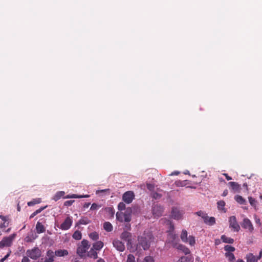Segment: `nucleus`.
<instances>
[{"label": "nucleus", "instance_id": "052dcab7", "mask_svg": "<svg viewBox=\"0 0 262 262\" xmlns=\"http://www.w3.org/2000/svg\"><path fill=\"white\" fill-rule=\"evenodd\" d=\"M125 229L126 230H130L131 229V226L130 224L129 223H127L125 226Z\"/></svg>", "mask_w": 262, "mask_h": 262}, {"label": "nucleus", "instance_id": "a211bd4d", "mask_svg": "<svg viewBox=\"0 0 262 262\" xmlns=\"http://www.w3.org/2000/svg\"><path fill=\"white\" fill-rule=\"evenodd\" d=\"M204 222L209 226H212L215 224V219L214 217H209L207 215L206 220L205 219Z\"/></svg>", "mask_w": 262, "mask_h": 262}, {"label": "nucleus", "instance_id": "aec40b11", "mask_svg": "<svg viewBox=\"0 0 262 262\" xmlns=\"http://www.w3.org/2000/svg\"><path fill=\"white\" fill-rule=\"evenodd\" d=\"M246 259L247 262H257L258 259L252 253L247 254Z\"/></svg>", "mask_w": 262, "mask_h": 262}, {"label": "nucleus", "instance_id": "37998d69", "mask_svg": "<svg viewBox=\"0 0 262 262\" xmlns=\"http://www.w3.org/2000/svg\"><path fill=\"white\" fill-rule=\"evenodd\" d=\"M124 217L123 221L126 222H129L131 221V216L130 214L124 213Z\"/></svg>", "mask_w": 262, "mask_h": 262}, {"label": "nucleus", "instance_id": "6e6d98bb", "mask_svg": "<svg viewBox=\"0 0 262 262\" xmlns=\"http://www.w3.org/2000/svg\"><path fill=\"white\" fill-rule=\"evenodd\" d=\"M188 257L183 256L178 261V262H188Z\"/></svg>", "mask_w": 262, "mask_h": 262}, {"label": "nucleus", "instance_id": "f8f14e48", "mask_svg": "<svg viewBox=\"0 0 262 262\" xmlns=\"http://www.w3.org/2000/svg\"><path fill=\"white\" fill-rule=\"evenodd\" d=\"M120 238L123 241L127 242V244H130L132 243V234L131 233L124 231L120 235Z\"/></svg>", "mask_w": 262, "mask_h": 262}, {"label": "nucleus", "instance_id": "8fccbe9b", "mask_svg": "<svg viewBox=\"0 0 262 262\" xmlns=\"http://www.w3.org/2000/svg\"><path fill=\"white\" fill-rule=\"evenodd\" d=\"M9 222H3V223L0 224V229L5 228L9 226Z\"/></svg>", "mask_w": 262, "mask_h": 262}, {"label": "nucleus", "instance_id": "774afa93", "mask_svg": "<svg viewBox=\"0 0 262 262\" xmlns=\"http://www.w3.org/2000/svg\"><path fill=\"white\" fill-rule=\"evenodd\" d=\"M180 173V172L179 171H174L172 173H171V174L170 175L172 176V175H178Z\"/></svg>", "mask_w": 262, "mask_h": 262}, {"label": "nucleus", "instance_id": "79ce46f5", "mask_svg": "<svg viewBox=\"0 0 262 262\" xmlns=\"http://www.w3.org/2000/svg\"><path fill=\"white\" fill-rule=\"evenodd\" d=\"M226 256L228 257L230 261H233L235 259V256L232 253H226Z\"/></svg>", "mask_w": 262, "mask_h": 262}, {"label": "nucleus", "instance_id": "0eeeda50", "mask_svg": "<svg viewBox=\"0 0 262 262\" xmlns=\"http://www.w3.org/2000/svg\"><path fill=\"white\" fill-rule=\"evenodd\" d=\"M112 243L114 247H115L117 251L119 252L124 251L125 247L124 244L122 241L116 238L113 241Z\"/></svg>", "mask_w": 262, "mask_h": 262}, {"label": "nucleus", "instance_id": "ea45409f", "mask_svg": "<svg viewBox=\"0 0 262 262\" xmlns=\"http://www.w3.org/2000/svg\"><path fill=\"white\" fill-rule=\"evenodd\" d=\"M35 237L34 236L33 234H32L31 235H28L26 237L25 240L26 242L29 243L32 242L34 239H35Z\"/></svg>", "mask_w": 262, "mask_h": 262}, {"label": "nucleus", "instance_id": "680f3d73", "mask_svg": "<svg viewBox=\"0 0 262 262\" xmlns=\"http://www.w3.org/2000/svg\"><path fill=\"white\" fill-rule=\"evenodd\" d=\"M228 193V191L227 189H225L224 191H223V193L222 194V195L223 196H226V195H227Z\"/></svg>", "mask_w": 262, "mask_h": 262}, {"label": "nucleus", "instance_id": "473e14b6", "mask_svg": "<svg viewBox=\"0 0 262 262\" xmlns=\"http://www.w3.org/2000/svg\"><path fill=\"white\" fill-rule=\"evenodd\" d=\"M72 237L74 239L76 240H79L82 238L81 233L80 232V231L77 230L74 232L72 235Z\"/></svg>", "mask_w": 262, "mask_h": 262}, {"label": "nucleus", "instance_id": "39448f33", "mask_svg": "<svg viewBox=\"0 0 262 262\" xmlns=\"http://www.w3.org/2000/svg\"><path fill=\"white\" fill-rule=\"evenodd\" d=\"M72 224V217L71 216H68L66 218L64 222L60 225L59 228L62 230H67L71 228Z\"/></svg>", "mask_w": 262, "mask_h": 262}, {"label": "nucleus", "instance_id": "4c0bfd02", "mask_svg": "<svg viewBox=\"0 0 262 262\" xmlns=\"http://www.w3.org/2000/svg\"><path fill=\"white\" fill-rule=\"evenodd\" d=\"M190 246H194L195 244V237L192 235H190L188 238V242Z\"/></svg>", "mask_w": 262, "mask_h": 262}, {"label": "nucleus", "instance_id": "a878e982", "mask_svg": "<svg viewBox=\"0 0 262 262\" xmlns=\"http://www.w3.org/2000/svg\"><path fill=\"white\" fill-rule=\"evenodd\" d=\"M221 239L223 242L228 244H232L234 242V239L231 237H227L225 235H223L221 236Z\"/></svg>", "mask_w": 262, "mask_h": 262}, {"label": "nucleus", "instance_id": "09e8293b", "mask_svg": "<svg viewBox=\"0 0 262 262\" xmlns=\"http://www.w3.org/2000/svg\"><path fill=\"white\" fill-rule=\"evenodd\" d=\"M75 202L74 200L67 201L64 203V205L66 206H70Z\"/></svg>", "mask_w": 262, "mask_h": 262}, {"label": "nucleus", "instance_id": "2f4dec72", "mask_svg": "<svg viewBox=\"0 0 262 262\" xmlns=\"http://www.w3.org/2000/svg\"><path fill=\"white\" fill-rule=\"evenodd\" d=\"M89 237L93 241H96L99 239V234L97 232H93L89 234Z\"/></svg>", "mask_w": 262, "mask_h": 262}, {"label": "nucleus", "instance_id": "49530a36", "mask_svg": "<svg viewBox=\"0 0 262 262\" xmlns=\"http://www.w3.org/2000/svg\"><path fill=\"white\" fill-rule=\"evenodd\" d=\"M118 208L119 210L122 211L125 209V205L123 202H120L118 205Z\"/></svg>", "mask_w": 262, "mask_h": 262}, {"label": "nucleus", "instance_id": "bf43d9fd", "mask_svg": "<svg viewBox=\"0 0 262 262\" xmlns=\"http://www.w3.org/2000/svg\"><path fill=\"white\" fill-rule=\"evenodd\" d=\"M223 175L225 176L226 179L228 181L232 180V178L231 177H230L229 176H228V174L227 173H224Z\"/></svg>", "mask_w": 262, "mask_h": 262}, {"label": "nucleus", "instance_id": "6e6552de", "mask_svg": "<svg viewBox=\"0 0 262 262\" xmlns=\"http://www.w3.org/2000/svg\"><path fill=\"white\" fill-rule=\"evenodd\" d=\"M135 195L133 191H128L125 192L122 196L123 201L127 203H130L134 199Z\"/></svg>", "mask_w": 262, "mask_h": 262}, {"label": "nucleus", "instance_id": "72a5a7b5", "mask_svg": "<svg viewBox=\"0 0 262 262\" xmlns=\"http://www.w3.org/2000/svg\"><path fill=\"white\" fill-rule=\"evenodd\" d=\"M82 247L86 249L87 250L89 249L90 245H89L88 241L86 239H83L81 242V245H80Z\"/></svg>", "mask_w": 262, "mask_h": 262}, {"label": "nucleus", "instance_id": "7c9ffc66", "mask_svg": "<svg viewBox=\"0 0 262 262\" xmlns=\"http://www.w3.org/2000/svg\"><path fill=\"white\" fill-rule=\"evenodd\" d=\"M217 208L220 210L224 211L225 212L226 211L224 208L225 206V202L224 201H220L217 202Z\"/></svg>", "mask_w": 262, "mask_h": 262}, {"label": "nucleus", "instance_id": "393cba45", "mask_svg": "<svg viewBox=\"0 0 262 262\" xmlns=\"http://www.w3.org/2000/svg\"><path fill=\"white\" fill-rule=\"evenodd\" d=\"M188 233L186 230H183L182 233L181 234L180 237L181 239L184 243L188 242Z\"/></svg>", "mask_w": 262, "mask_h": 262}, {"label": "nucleus", "instance_id": "412c9836", "mask_svg": "<svg viewBox=\"0 0 262 262\" xmlns=\"http://www.w3.org/2000/svg\"><path fill=\"white\" fill-rule=\"evenodd\" d=\"M86 251L87 250L86 249L80 246H78L77 249V253L81 257L84 256Z\"/></svg>", "mask_w": 262, "mask_h": 262}, {"label": "nucleus", "instance_id": "6ab92c4d", "mask_svg": "<svg viewBox=\"0 0 262 262\" xmlns=\"http://www.w3.org/2000/svg\"><path fill=\"white\" fill-rule=\"evenodd\" d=\"M88 256L94 259H97L98 258V253L96 250H94L92 248L88 252Z\"/></svg>", "mask_w": 262, "mask_h": 262}, {"label": "nucleus", "instance_id": "338daca9", "mask_svg": "<svg viewBox=\"0 0 262 262\" xmlns=\"http://www.w3.org/2000/svg\"><path fill=\"white\" fill-rule=\"evenodd\" d=\"M96 262H105V261L103 258H99Z\"/></svg>", "mask_w": 262, "mask_h": 262}, {"label": "nucleus", "instance_id": "f03ea898", "mask_svg": "<svg viewBox=\"0 0 262 262\" xmlns=\"http://www.w3.org/2000/svg\"><path fill=\"white\" fill-rule=\"evenodd\" d=\"M27 255L32 259L36 260L41 255V251L38 247H34L26 252Z\"/></svg>", "mask_w": 262, "mask_h": 262}, {"label": "nucleus", "instance_id": "a19ab883", "mask_svg": "<svg viewBox=\"0 0 262 262\" xmlns=\"http://www.w3.org/2000/svg\"><path fill=\"white\" fill-rule=\"evenodd\" d=\"M224 249L225 251L229 252H233L235 250L234 247L230 246V245H226L224 247Z\"/></svg>", "mask_w": 262, "mask_h": 262}, {"label": "nucleus", "instance_id": "c03bdc74", "mask_svg": "<svg viewBox=\"0 0 262 262\" xmlns=\"http://www.w3.org/2000/svg\"><path fill=\"white\" fill-rule=\"evenodd\" d=\"M101 207V205H98L96 203H93L91 205L90 209L92 210H98Z\"/></svg>", "mask_w": 262, "mask_h": 262}, {"label": "nucleus", "instance_id": "f3484780", "mask_svg": "<svg viewBox=\"0 0 262 262\" xmlns=\"http://www.w3.org/2000/svg\"><path fill=\"white\" fill-rule=\"evenodd\" d=\"M36 230L37 233H42L45 232L46 229L44 226L40 222H38L36 225Z\"/></svg>", "mask_w": 262, "mask_h": 262}, {"label": "nucleus", "instance_id": "4d7b16f0", "mask_svg": "<svg viewBox=\"0 0 262 262\" xmlns=\"http://www.w3.org/2000/svg\"><path fill=\"white\" fill-rule=\"evenodd\" d=\"M11 253V251H10L6 255H5L3 258L0 259V262H4L5 260H6L8 257L10 256Z\"/></svg>", "mask_w": 262, "mask_h": 262}, {"label": "nucleus", "instance_id": "a18cd8bd", "mask_svg": "<svg viewBox=\"0 0 262 262\" xmlns=\"http://www.w3.org/2000/svg\"><path fill=\"white\" fill-rule=\"evenodd\" d=\"M167 224L169 225V229L168 230V233H172V231L174 230V225L172 224L171 221L168 220Z\"/></svg>", "mask_w": 262, "mask_h": 262}, {"label": "nucleus", "instance_id": "bb28decb", "mask_svg": "<svg viewBox=\"0 0 262 262\" xmlns=\"http://www.w3.org/2000/svg\"><path fill=\"white\" fill-rule=\"evenodd\" d=\"M91 221L86 217H81L78 221L77 224L79 225H87L90 223Z\"/></svg>", "mask_w": 262, "mask_h": 262}, {"label": "nucleus", "instance_id": "e2e57ef3", "mask_svg": "<svg viewBox=\"0 0 262 262\" xmlns=\"http://www.w3.org/2000/svg\"><path fill=\"white\" fill-rule=\"evenodd\" d=\"M262 257V250H260V252H259V255L257 257V258L258 259V260L260 259Z\"/></svg>", "mask_w": 262, "mask_h": 262}, {"label": "nucleus", "instance_id": "f704fd0d", "mask_svg": "<svg viewBox=\"0 0 262 262\" xmlns=\"http://www.w3.org/2000/svg\"><path fill=\"white\" fill-rule=\"evenodd\" d=\"M195 214L199 216H201L203 219L204 221L205 220V219L206 220L207 214L205 212L200 210L195 212Z\"/></svg>", "mask_w": 262, "mask_h": 262}, {"label": "nucleus", "instance_id": "20e7f679", "mask_svg": "<svg viewBox=\"0 0 262 262\" xmlns=\"http://www.w3.org/2000/svg\"><path fill=\"white\" fill-rule=\"evenodd\" d=\"M178 236L173 233H168L167 236V244H170L173 247H176L178 242Z\"/></svg>", "mask_w": 262, "mask_h": 262}, {"label": "nucleus", "instance_id": "7ed1b4c3", "mask_svg": "<svg viewBox=\"0 0 262 262\" xmlns=\"http://www.w3.org/2000/svg\"><path fill=\"white\" fill-rule=\"evenodd\" d=\"M15 236L16 234L13 233L9 236L4 237L0 242V248L11 246Z\"/></svg>", "mask_w": 262, "mask_h": 262}, {"label": "nucleus", "instance_id": "5fc2aeb1", "mask_svg": "<svg viewBox=\"0 0 262 262\" xmlns=\"http://www.w3.org/2000/svg\"><path fill=\"white\" fill-rule=\"evenodd\" d=\"M0 219L4 222H8V217L6 216H4L3 215H0Z\"/></svg>", "mask_w": 262, "mask_h": 262}, {"label": "nucleus", "instance_id": "864d4df0", "mask_svg": "<svg viewBox=\"0 0 262 262\" xmlns=\"http://www.w3.org/2000/svg\"><path fill=\"white\" fill-rule=\"evenodd\" d=\"M152 197L155 199H158L161 197V195L157 192H154L152 194Z\"/></svg>", "mask_w": 262, "mask_h": 262}, {"label": "nucleus", "instance_id": "58836bf2", "mask_svg": "<svg viewBox=\"0 0 262 262\" xmlns=\"http://www.w3.org/2000/svg\"><path fill=\"white\" fill-rule=\"evenodd\" d=\"M126 262H136L135 256L132 254L127 255Z\"/></svg>", "mask_w": 262, "mask_h": 262}, {"label": "nucleus", "instance_id": "c85d7f7f", "mask_svg": "<svg viewBox=\"0 0 262 262\" xmlns=\"http://www.w3.org/2000/svg\"><path fill=\"white\" fill-rule=\"evenodd\" d=\"M41 200L40 198L34 199L32 201L28 202L27 204L29 206H32L36 204L41 203Z\"/></svg>", "mask_w": 262, "mask_h": 262}, {"label": "nucleus", "instance_id": "cd10ccee", "mask_svg": "<svg viewBox=\"0 0 262 262\" xmlns=\"http://www.w3.org/2000/svg\"><path fill=\"white\" fill-rule=\"evenodd\" d=\"M65 194V192L62 191H58L57 192L55 195L53 197V200L55 201H58L62 197H64V195Z\"/></svg>", "mask_w": 262, "mask_h": 262}, {"label": "nucleus", "instance_id": "ddd939ff", "mask_svg": "<svg viewBox=\"0 0 262 262\" xmlns=\"http://www.w3.org/2000/svg\"><path fill=\"white\" fill-rule=\"evenodd\" d=\"M228 185L231 188L234 192H238L241 190V186L237 182H230Z\"/></svg>", "mask_w": 262, "mask_h": 262}, {"label": "nucleus", "instance_id": "69168bd1", "mask_svg": "<svg viewBox=\"0 0 262 262\" xmlns=\"http://www.w3.org/2000/svg\"><path fill=\"white\" fill-rule=\"evenodd\" d=\"M37 214L35 213V212H33L30 216V219H32L33 217H34L35 215H36Z\"/></svg>", "mask_w": 262, "mask_h": 262}, {"label": "nucleus", "instance_id": "4be33fe9", "mask_svg": "<svg viewBox=\"0 0 262 262\" xmlns=\"http://www.w3.org/2000/svg\"><path fill=\"white\" fill-rule=\"evenodd\" d=\"M103 228L107 232H111L113 229L112 224L109 222H105L104 223Z\"/></svg>", "mask_w": 262, "mask_h": 262}, {"label": "nucleus", "instance_id": "9d476101", "mask_svg": "<svg viewBox=\"0 0 262 262\" xmlns=\"http://www.w3.org/2000/svg\"><path fill=\"white\" fill-rule=\"evenodd\" d=\"M242 227L245 229H248L250 232H252L254 230L252 222L248 218L244 219L242 223Z\"/></svg>", "mask_w": 262, "mask_h": 262}, {"label": "nucleus", "instance_id": "5701e85b", "mask_svg": "<svg viewBox=\"0 0 262 262\" xmlns=\"http://www.w3.org/2000/svg\"><path fill=\"white\" fill-rule=\"evenodd\" d=\"M90 196L89 195H77L75 194H73L71 195H68L64 197V199H70V198H89Z\"/></svg>", "mask_w": 262, "mask_h": 262}, {"label": "nucleus", "instance_id": "c756f323", "mask_svg": "<svg viewBox=\"0 0 262 262\" xmlns=\"http://www.w3.org/2000/svg\"><path fill=\"white\" fill-rule=\"evenodd\" d=\"M175 184L178 187H184V186H186L188 184V181L187 180H184V181L178 180V181H176L175 182Z\"/></svg>", "mask_w": 262, "mask_h": 262}, {"label": "nucleus", "instance_id": "de8ad7c7", "mask_svg": "<svg viewBox=\"0 0 262 262\" xmlns=\"http://www.w3.org/2000/svg\"><path fill=\"white\" fill-rule=\"evenodd\" d=\"M143 262H154V260L152 257L148 256L144 258Z\"/></svg>", "mask_w": 262, "mask_h": 262}, {"label": "nucleus", "instance_id": "603ef678", "mask_svg": "<svg viewBox=\"0 0 262 262\" xmlns=\"http://www.w3.org/2000/svg\"><path fill=\"white\" fill-rule=\"evenodd\" d=\"M47 206H46L44 207H41L40 208H39L38 209H37L34 212H35V213L38 214V213H40L42 210H43L45 209H46L47 208Z\"/></svg>", "mask_w": 262, "mask_h": 262}, {"label": "nucleus", "instance_id": "13d9d810", "mask_svg": "<svg viewBox=\"0 0 262 262\" xmlns=\"http://www.w3.org/2000/svg\"><path fill=\"white\" fill-rule=\"evenodd\" d=\"M21 262H30V260L28 257L24 256L21 260Z\"/></svg>", "mask_w": 262, "mask_h": 262}, {"label": "nucleus", "instance_id": "dca6fc26", "mask_svg": "<svg viewBox=\"0 0 262 262\" xmlns=\"http://www.w3.org/2000/svg\"><path fill=\"white\" fill-rule=\"evenodd\" d=\"M104 246V244L102 242L99 241H97L93 244L92 248L96 251H100Z\"/></svg>", "mask_w": 262, "mask_h": 262}, {"label": "nucleus", "instance_id": "2eb2a0df", "mask_svg": "<svg viewBox=\"0 0 262 262\" xmlns=\"http://www.w3.org/2000/svg\"><path fill=\"white\" fill-rule=\"evenodd\" d=\"M172 217L176 220H179L181 218L182 213L177 208H173L171 211Z\"/></svg>", "mask_w": 262, "mask_h": 262}, {"label": "nucleus", "instance_id": "1a4fd4ad", "mask_svg": "<svg viewBox=\"0 0 262 262\" xmlns=\"http://www.w3.org/2000/svg\"><path fill=\"white\" fill-rule=\"evenodd\" d=\"M54 251L51 249L47 250L45 258H41L40 262H53L54 261Z\"/></svg>", "mask_w": 262, "mask_h": 262}, {"label": "nucleus", "instance_id": "e433bc0d", "mask_svg": "<svg viewBox=\"0 0 262 262\" xmlns=\"http://www.w3.org/2000/svg\"><path fill=\"white\" fill-rule=\"evenodd\" d=\"M116 219L118 221H119L120 222H123V219L124 217V213H123L122 212H117L116 214Z\"/></svg>", "mask_w": 262, "mask_h": 262}, {"label": "nucleus", "instance_id": "3c124183", "mask_svg": "<svg viewBox=\"0 0 262 262\" xmlns=\"http://www.w3.org/2000/svg\"><path fill=\"white\" fill-rule=\"evenodd\" d=\"M147 189L150 191H154L155 186L152 184H147L146 185Z\"/></svg>", "mask_w": 262, "mask_h": 262}, {"label": "nucleus", "instance_id": "4468645a", "mask_svg": "<svg viewBox=\"0 0 262 262\" xmlns=\"http://www.w3.org/2000/svg\"><path fill=\"white\" fill-rule=\"evenodd\" d=\"M54 256L57 257H64L69 254V252L66 249H58L54 252Z\"/></svg>", "mask_w": 262, "mask_h": 262}, {"label": "nucleus", "instance_id": "0e129e2a", "mask_svg": "<svg viewBox=\"0 0 262 262\" xmlns=\"http://www.w3.org/2000/svg\"><path fill=\"white\" fill-rule=\"evenodd\" d=\"M90 205H91L90 203H86L83 205V207L84 208H88Z\"/></svg>", "mask_w": 262, "mask_h": 262}, {"label": "nucleus", "instance_id": "b1692460", "mask_svg": "<svg viewBox=\"0 0 262 262\" xmlns=\"http://www.w3.org/2000/svg\"><path fill=\"white\" fill-rule=\"evenodd\" d=\"M235 200L239 204L244 205L246 204V201L241 195H236L234 196Z\"/></svg>", "mask_w": 262, "mask_h": 262}, {"label": "nucleus", "instance_id": "423d86ee", "mask_svg": "<svg viewBox=\"0 0 262 262\" xmlns=\"http://www.w3.org/2000/svg\"><path fill=\"white\" fill-rule=\"evenodd\" d=\"M229 226L232 228L234 231L238 232L240 230V226L238 225L235 216H231L229 220Z\"/></svg>", "mask_w": 262, "mask_h": 262}, {"label": "nucleus", "instance_id": "c9c22d12", "mask_svg": "<svg viewBox=\"0 0 262 262\" xmlns=\"http://www.w3.org/2000/svg\"><path fill=\"white\" fill-rule=\"evenodd\" d=\"M248 200H249V203L250 204V205L254 207V208H256V205H257V201L256 200L253 198L251 196H249L248 197Z\"/></svg>", "mask_w": 262, "mask_h": 262}, {"label": "nucleus", "instance_id": "9b49d317", "mask_svg": "<svg viewBox=\"0 0 262 262\" xmlns=\"http://www.w3.org/2000/svg\"><path fill=\"white\" fill-rule=\"evenodd\" d=\"M163 208L160 205L155 204L152 207V213L155 217H159L162 215Z\"/></svg>", "mask_w": 262, "mask_h": 262}, {"label": "nucleus", "instance_id": "f257e3e1", "mask_svg": "<svg viewBox=\"0 0 262 262\" xmlns=\"http://www.w3.org/2000/svg\"><path fill=\"white\" fill-rule=\"evenodd\" d=\"M152 238V235L150 233L147 234L144 233L142 236L138 237V240L139 244L146 250L149 249Z\"/></svg>", "mask_w": 262, "mask_h": 262}]
</instances>
